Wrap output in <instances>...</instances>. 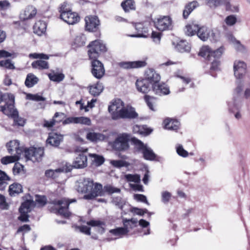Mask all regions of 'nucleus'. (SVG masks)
I'll return each mask as SVG.
<instances>
[{"label":"nucleus","mask_w":250,"mask_h":250,"mask_svg":"<svg viewBox=\"0 0 250 250\" xmlns=\"http://www.w3.org/2000/svg\"><path fill=\"white\" fill-rule=\"evenodd\" d=\"M75 188L79 192L87 193L83 196L86 200H91L104 195L102 185L94 184L93 181L89 178L80 179L77 182Z\"/></svg>","instance_id":"f257e3e1"},{"label":"nucleus","mask_w":250,"mask_h":250,"mask_svg":"<svg viewBox=\"0 0 250 250\" xmlns=\"http://www.w3.org/2000/svg\"><path fill=\"white\" fill-rule=\"evenodd\" d=\"M131 140L135 146V149L143 154L145 159L151 161L155 159L156 157L155 154L146 144H144L136 138H132Z\"/></svg>","instance_id":"f03ea898"},{"label":"nucleus","mask_w":250,"mask_h":250,"mask_svg":"<svg viewBox=\"0 0 250 250\" xmlns=\"http://www.w3.org/2000/svg\"><path fill=\"white\" fill-rule=\"evenodd\" d=\"M76 201V200L74 199L70 200L66 198H63L53 201L52 204L56 212L64 217H68L70 215V212L68 209V206L70 203Z\"/></svg>","instance_id":"7ed1b4c3"},{"label":"nucleus","mask_w":250,"mask_h":250,"mask_svg":"<svg viewBox=\"0 0 250 250\" xmlns=\"http://www.w3.org/2000/svg\"><path fill=\"white\" fill-rule=\"evenodd\" d=\"M125 108L124 103L120 99L113 101L108 106V111L114 120L122 119Z\"/></svg>","instance_id":"20e7f679"},{"label":"nucleus","mask_w":250,"mask_h":250,"mask_svg":"<svg viewBox=\"0 0 250 250\" xmlns=\"http://www.w3.org/2000/svg\"><path fill=\"white\" fill-rule=\"evenodd\" d=\"M225 51L223 46L212 51L208 46H203L200 49L199 55L206 60L211 61L212 59H219L221 57Z\"/></svg>","instance_id":"39448f33"},{"label":"nucleus","mask_w":250,"mask_h":250,"mask_svg":"<svg viewBox=\"0 0 250 250\" xmlns=\"http://www.w3.org/2000/svg\"><path fill=\"white\" fill-rule=\"evenodd\" d=\"M67 3L64 2L60 7L61 18L69 24H74L80 20V17L75 12H72L67 8Z\"/></svg>","instance_id":"423d86ee"},{"label":"nucleus","mask_w":250,"mask_h":250,"mask_svg":"<svg viewBox=\"0 0 250 250\" xmlns=\"http://www.w3.org/2000/svg\"><path fill=\"white\" fill-rule=\"evenodd\" d=\"M155 26L159 31L171 30L173 27L171 17L169 16H160L156 19Z\"/></svg>","instance_id":"0eeeda50"},{"label":"nucleus","mask_w":250,"mask_h":250,"mask_svg":"<svg viewBox=\"0 0 250 250\" xmlns=\"http://www.w3.org/2000/svg\"><path fill=\"white\" fill-rule=\"evenodd\" d=\"M89 49L88 51V55L90 59H96L99 57L101 52L106 51L105 45L99 40H95L89 44Z\"/></svg>","instance_id":"6e6552de"},{"label":"nucleus","mask_w":250,"mask_h":250,"mask_svg":"<svg viewBox=\"0 0 250 250\" xmlns=\"http://www.w3.org/2000/svg\"><path fill=\"white\" fill-rule=\"evenodd\" d=\"M43 154L44 150L42 147H31L24 151V156L25 158L27 160H31L33 162L40 161L42 160Z\"/></svg>","instance_id":"1a4fd4ad"},{"label":"nucleus","mask_w":250,"mask_h":250,"mask_svg":"<svg viewBox=\"0 0 250 250\" xmlns=\"http://www.w3.org/2000/svg\"><path fill=\"white\" fill-rule=\"evenodd\" d=\"M130 135L126 133H123L118 135L113 143L114 149L119 151L127 150L129 147L128 142Z\"/></svg>","instance_id":"9d476101"},{"label":"nucleus","mask_w":250,"mask_h":250,"mask_svg":"<svg viewBox=\"0 0 250 250\" xmlns=\"http://www.w3.org/2000/svg\"><path fill=\"white\" fill-rule=\"evenodd\" d=\"M34 205L33 200L29 199L24 201L19 209L21 215L18 217V219L22 222L28 221L29 216L28 213L31 210Z\"/></svg>","instance_id":"9b49d317"},{"label":"nucleus","mask_w":250,"mask_h":250,"mask_svg":"<svg viewBox=\"0 0 250 250\" xmlns=\"http://www.w3.org/2000/svg\"><path fill=\"white\" fill-rule=\"evenodd\" d=\"M8 97L9 102L7 103L4 106H0L1 111L4 114L13 117L18 115V111L15 108L14 105L15 97L12 94H9Z\"/></svg>","instance_id":"f8f14e48"},{"label":"nucleus","mask_w":250,"mask_h":250,"mask_svg":"<svg viewBox=\"0 0 250 250\" xmlns=\"http://www.w3.org/2000/svg\"><path fill=\"white\" fill-rule=\"evenodd\" d=\"M247 65L240 60H236L233 63V71L235 77L238 79H242L246 74Z\"/></svg>","instance_id":"ddd939ff"},{"label":"nucleus","mask_w":250,"mask_h":250,"mask_svg":"<svg viewBox=\"0 0 250 250\" xmlns=\"http://www.w3.org/2000/svg\"><path fill=\"white\" fill-rule=\"evenodd\" d=\"M92 62V75L97 79H101L104 74V69L103 64L98 60L93 59Z\"/></svg>","instance_id":"4468645a"},{"label":"nucleus","mask_w":250,"mask_h":250,"mask_svg":"<svg viewBox=\"0 0 250 250\" xmlns=\"http://www.w3.org/2000/svg\"><path fill=\"white\" fill-rule=\"evenodd\" d=\"M243 85L241 83L237 84V86L234 91V96L232 102L229 103V106L230 110L233 111L235 108H237L240 102L239 95L243 90Z\"/></svg>","instance_id":"2eb2a0df"},{"label":"nucleus","mask_w":250,"mask_h":250,"mask_svg":"<svg viewBox=\"0 0 250 250\" xmlns=\"http://www.w3.org/2000/svg\"><path fill=\"white\" fill-rule=\"evenodd\" d=\"M6 146L9 153L15 155H20L21 158V155L24 153V150L20 146V143L18 140L10 141L7 144Z\"/></svg>","instance_id":"dca6fc26"},{"label":"nucleus","mask_w":250,"mask_h":250,"mask_svg":"<svg viewBox=\"0 0 250 250\" xmlns=\"http://www.w3.org/2000/svg\"><path fill=\"white\" fill-rule=\"evenodd\" d=\"M152 85H156L160 81L161 77L159 74L156 73L153 69H148L146 72L145 78Z\"/></svg>","instance_id":"f3484780"},{"label":"nucleus","mask_w":250,"mask_h":250,"mask_svg":"<svg viewBox=\"0 0 250 250\" xmlns=\"http://www.w3.org/2000/svg\"><path fill=\"white\" fill-rule=\"evenodd\" d=\"M85 28L89 31H93L99 26L100 21L96 16H87L85 18Z\"/></svg>","instance_id":"a211bd4d"},{"label":"nucleus","mask_w":250,"mask_h":250,"mask_svg":"<svg viewBox=\"0 0 250 250\" xmlns=\"http://www.w3.org/2000/svg\"><path fill=\"white\" fill-rule=\"evenodd\" d=\"M146 65L145 61L134 62H123L119 63V66L124 69L137 68L144 67Z\"/></svg>","instance_id":"6ab92c4d"},{"label":"nucleus","mask_w":250,"mask_h":250,"mask_svg":"<svg viewBox=\"0 0 250 250\" xmlns=\"http://www.w3.org/2000/svg\"><path fill=\"white\" fill-rule=\"evenodd\" d=\"M37 14V9L33 6H28L20 14V19L23 21L33 18Z\"/></svg>","instance_id":"aec40b11"},{"label":"nucleus","mask_w":250,"mask_h":250,"mask_svg":"<svg viewBox=\"0 0 250 250\" xmlns=\"http://www.w3.org/2000/svg\"><path fill=\"white\" fill-rule=\"evenodd\" d=\"M87 165V158L83 153H79L73 163V167L76 168H83Z\"/></svg>","instance_id":"412c9836"},{"label":"nucleus","mask_w":250,"mask_h":250,"mask_svg":"<svg viewBox=\"0 0 250 250\" xmlns=\"http://www.w3.org/2000/svg\"><path fill=\"white\" fill-rule=\"evenodd\" d=\"M63 136L61 134L52 132L49 133L46 143L54 146H58L62 141Z\"/></svg>","instance_id":"4be33fe9"},{"label":"nucleus","mask_w":250,"mask_h":250,"mask_svg":"<svg viewBox=\"0 0 250 250\" xmlns=\"http://www.w3.org/2000/svg\"><path fill=\"white\" fill-rule=\"evenodd\" d=\"M138 117V114L136 112L134 108L130 105L125 106L122 119H134L137 118Z\"/></svg>","instance_id":"5701e85b"},{"label":"nucleus","mask_w":250,"mask_h":250,"mask_svg":"<svg viewBox=\"0 0 250 250\" xmlns=\"http://www.w3.org/2000/svg\"><path fill=\"white\" fill-rule=\"evenodd\" d=\"M137 90L142 93H147L150 90V84L145 79L137 80L136 82Z\"/></svg>","instance_id":"b1692460"},{"label":"nucleus","mask_w":250,"mask_h":250,"mask_svg":"<svg viewBox=\"0 0 250 250\" xmlns=\"http://www.w3.org/2000/svg\"><path fill=\"white\" fill-rule=\"evenodd\" d=\"M86 138L91 142H97L104 140L105 138V136L101 133L89 131L87 133Z\"/></svg>","instance_id":"393cba45"},{"label":"nucleus","mask_w":250,"mask_h":250,"mask_svg":"<svg viewBox=\"0 0 250 250\" xmlns=\"http://www.w3.org/2000/svg\"><path fill=\"white\" fill-rule=\"evenodd\" d=\"M153 91L159 95H167L169 93L168 88L164 84H160V82L152 87Z\"/></svg>","instance_id":"a878e982"},{"label":"nucleus","mask_w":250,"mask_h":250,"mask_svg":"<svg viewBox=\"0 0 250 250\" xmlns=\"http://www.w3.org/2000/svg\"><path fill=\"white\" fill-rule=\"evenodd\" d=\"M46 26V24L44 21H37L33 27L34 32L41 36L45 32Z\"/></svg>","instance_id":"bb28decb"},{"label":"nucleus","mask_w":250,"mask_h":250,"mask_svg":"<svg viewBox=\"0 0 250 250\" xmlns=\"http://www.w3.org/2000/svg\"><path fill=\"white\" fill-rule=\"evenodd\" d=\"M227 39L228 41L232 43L234 48L238 51L244 52L246 50L245 46L241 44L239 41L236 40V39L231 34L227 35Z\"/></svg>","instance_id":"cd10ccee"},{"label":"nucleus","mask_w":250,"mask_h":250,"mask_svg":"<svg viewBox=\"0 0 250 250\" xmlns=\"http://www.w3.org/2000/svg\"><path fill=\"white\" fill-rule=\"evenodd\" d=\"M164 125L166 129L176 130L178 129L180 123L177 120L167 119L164 120Z\"/></svg>","instance_id":"c85d7f7f"},{"label":"nucleus","mask_w":250,"mask_h":250,"mask_svg":"<svg viewBox=\"0 0 250 250\" xmlns=\"http://www.w3.org/2000/svg\"><path fill=\"white\" fill-rule=\"evenodd\" d=\"M210 29L205 26L199 27L198 29L197 35L203 41H206L209 38Z\"/></svg>","instance_id":"c756f323"},{"label":"nucleus","mask_w":250,"mask_h":250,"mask_svg":"<svg viewBox=\"0 0 250 250\" xmlns=\"http://www.w3.org/2000/svg\"><path fill=\"white\" fill-rule=\"evenodd\" d=\"M43 60V59H41L34 61L32 62V67L33 68L39 70L47 69L49 68L48 62Z\"/></svg>","instance_id":"7c9ffc66"},{"label":"nucleus","mask_w":250,"mask_h":250,"mask_svg":"<svg viewBox=\"0 0 250 250\" xmlns=\"http://www.w3.org/2000/svg\"><path fill=\"white\" fill-rule=\"evenodd\" d=\"M38 81V78L34 74L32 73H29L27 75L24 83L26 86L28 88H30L37 84Z\"/></svg>","instance_id":"2f4dec72"},{"label":"nucleus","mask_w":250,"mask_h":250,"mask_svg":"<svg viewBox=\"0 0 250 250\" xmlns=\"http://www.w3.org/2000/svg\"><path fill=\"white\" fill-rule=\"evenodd\" d=\"M104 89V86L102 83H97L96 84L89 86V93L94 96L99 95Z\"/></svg>","instance_id":"473e14b6"},{"label":"nucleus","mask_w":250,"mask_h":250,"mask_svg":"<svg viewBox=\"0 0 250 250\" xmlns=\"http://www.w3.org/2000/svg\"><path fill=\"white\" fill-rule=\"evenodd\" d=\"M198 28V25L192 23L187 24L185 27L184 31L187 35L192 36L197 34Z\"/></svg>","instance_id":"72a5a7b5"},{"label":"nucleus","mask_w":250,"mask_h":250,"mask_svg":"<svg viewBox=\"0 0 250 250\" xmlns=\"http://www.w3.org/2000/svg\"><path fill=\"white\" fill-rule=\"evenodd\" d=\"M87 224L92 227H97V231L100 233L102 234L104 231V226L105 224L104 222L99 220H92L87 222Z\"/></svg>","instance_id":"f704fd0d"},{"label":"nucleus","mask_w":250,"mask_h":250,"mask_svg":"<svg viewBox=\"0 0 250 250\" xmlns=\"http://www.w3.org/2000/svg\"><path fill=\"white\" fill-rule=\"evenodd\" d=\"M138 220L135 218H131L130 219H123V223L124 227L123 228L126 229L128 233L130 229L136 226V224Z\"/></svg>","instance_id":"c9c22d12"},{"label":"nucleus","mask_w":250,"mask_h":250,"mask_svg":"<svg viewBox=\"0 0 250 250\" xmlns=\"http://www.w3.org/2000/svg\"><path fill=\"white\" fill-rule=\"evenodd\" d=\"M22 191V186L20 184L14 183L11 185L9 188V194L11 196H15L16 194L21 192Z\"/></svg>","instance_id":"e433bc0d"},{"label":"nucleus","mask_w":250,"mask_h":250,"mask_svg":"<svg viewBox=\"0 0 250 250\" xmlns=\"http://www.w3.org/2000/svg\"><path fill=\"white\" fill-rule=\"evenodd\" d=\"M109 232L112 235L117 236V238H120L126 235L127 234V230L126 229L123 228V227H120L110 230Z\"/></svg>","instance_id":"4c0bfd02"},{"label":"nucleus","mask_w":250,"mask_h":250,"mask_svg":"<svg viewBox=\"0 0 250 250\" xmlns=\"http://www.w3.org/2000/svg\"><path fill=\"white\" fill-rule=\"evenodd\" d=\"M176 48L180 52H188L190 46L188 43L185 41H181L177 44Z\"/></svg>","instance_id":"58836bf2"},{"label":"nucleus","mask_w":250,"mask_h":250,"mask_svg":"<svg viewBox=\"0 0 250 250\" xmlns=\"http://www.w3.org/2000/svg\"><path fill=\"white\" fill-rule=\"evenodd\" d=\"M21 158L20 155L7 156L1 159V163L3 165H7L10 163L15 162Z\"/></svg>","instance_id":"ea45409f"},{"label":"nucleus","mask_w":250,"mask_h":250,"mask_svg":"<svg viewBox=\"0 0 250 250\" xmlns=\"http://www.w3.org/2000/svg\"><path fill=\"white\" fill-rule=\"evenodd\" d=\"M48 76L51 81L58 83L62 81L64 78L63 74L55 73L54 71L49 73Z\"/></svg>","instance_id":"a19ab883"},{"label":"nucleus","mask_w":250,"mask_h":250,"mask_svg":"<svg viewBox=\"0 0 250 250\" xmlns=\"http://www.w3.org/2000/svg\"><path fill=\"white\" fill-rule=\"evenodd\" d=\"M122 6L125 12L134 10L135 8V3L133 0H126L122 3Z\"/></svg>","instance_id":"79ce46f5"},{"label":"nucleus","mask_w":250,"mask_h":250,"mask_svg":"<svg viewBox=\"0 0 250 250\" xmlns=\"http://www.w3.org/2000/svg\"><path fill=\"white\" fill-rule=\"evenodd\" d=\"M133 132L134 133H137L142 135H147L150 132H148L147 129L144 126L135 125L133 127Z\"/></svg>","instance_id":"37998d69"},{"label":"nucleus","mask_w":250,"mask_h":250,"mask_svg":"<svg viewBox=\"0 0 250 250\" xmlns=\"http://www.w3.org/2000/svg\"><path fill=\"white\" fill-rule=\"evenodd\" d=\"M135 28L139 32H142V33H139L137 35H132L130 36L132 37H145L146 36H145L143 34V33H146L147 29L145 28L143 24L141 23H137L135 25Z\"/></svg>","instance_id":"c03bdc74"},{"label":"nucleus","mask_w":250,"mask_h":250,"mask_svg":"<svg viewBox=\"0 0 250 250\" xmlns=\"http://www.w3.org/2000/svg\"><path fill=\"white\" fill-rule=\"evenodd\" d=\"M237 21V18L236 15H231L227 16L224 20L226 24L229 26L234 25Z\"/></svg>","instance_id":"a18cd8bd"},{"label":"nucleus","mask_w":250,"mask_h":250,"mask_svg":"<svg viewBox=\"0 0 250 250\" xmlns=\"http://www.w3.org/2000/svg\"><path fill=\"white\" fill-rule=\"evenodd\" d=\"M220 38V33L219 30L214 29H210V34L209 38L210 40L213 42H217L219 40Z\"/></svg>","instance_id":"49530a36"},{"label":"nucleus","mask_w":250,"mask_h":250,"mask_svg":"<svg viewBox=\"0 0 250 250\" xmlns=\"http://www.w3.org/2000/svg\"><path fill=\"white\" fill-rule=\"evenodd\" d=\"M63 171L62 168H58L55 170L49 169L45 171V174L46 177L49 178H55L58 176V173Z\"/></svg>","instance_id":"de8ad7c7"},{"label":"nucleus","mask_w":250,"mask_h":250,"mask_svg":"<svg viewBox=\"0 0 250 250\" xmlns=\"http://www.w3.org/2000/svg\"><path fill=\"white\" fill-rule=\"evenodd\" d=\"M89 156L93 159L92 162L96 166H100L104 162V158L102 156L95 154H89Z\"/></svg>","instance_id":"09e8293b"},{"label":"nucleus","mask_w":250,"mask_h":250,"mask_svg":"<svg viewBox=\"0 0 250 250\" xmlns=\"http://www.w3.org/2000/svg\"><path fill=\"white\" fill-rule=\"evenodd\" d=\"M224 5L227 11H229L231 12H237L239 11L238 6L231 3L230 0H227Z\"/></svg>","instance_id":"8fccbe9b"},{"label":"nucleus","mask_w":250,"mask_h":250,"mask_svg":"<svg viewBox=\"0 0 250 250\" xmlns=\"http://www.w3.org/2000/svg\"><path fill=\"white\" fill-rule=\"evenodd\" d=\"M0 66L4 67L9 69H14L15 68L14 63L10 60L0 61Z\"/></svg>","instance_id":"3c124183"},{"label":"nucleus","mask_w":250,"mask_h":250,"mask_svg":"<svg viewBox=\"0 0 250 250\" xmlns=\"http://www.w3.org/2000/svg\"><path fill=\"white\" fill-rule=\"evenodd\" d=\"M112 203L118 208L122 209L125 204V202L120 197H115L113 198Z\"/></svg>","instance_id":"603ef678"},{"label":"nucleus","mask_w":250,"mask_h":250,"mask_svg":"<svg viewBox=\"0 0 250 250\" xmlns=\"http://www.w3.org/2000/svg\"><path fill=\"white\" fill-rule=\"evenodd\" d=\"M125 178L128 182L139 183L140 181V176L138 174H128L125 175Z\"/></svg>","instance_id":"864d4df0"},{"label":"nucleus","mask_w":250,"mask_h":250,"mask_svg":"<svg viewBox=\"0 0 250 250\" xmlns=\"http://www.w3.org/2000/svg\"><path fill=\"white\" fill-rule=\"evenodd\" d=\"M171 197V194L167 191H163L161 192L162 202L164 204L169 202Z\"/></svg>","instance_id":"5fc2aeb1"},{"label":"nucleus","mask_w":250,"mask_h":250,"mask_svg":"<svg viewBox=\"0 0 250 250\" xmlns=\"http://www.w3.org/2000/svg\"><path fill=\"white\" fill-rule=\"evenodd\" d=\"M26 98L28 100L35 101H44L45 98L38 94H28L26 95Z\"/></svg>","instance_id":"6e6d98bb"},{"label":"nucleus","mask_w":250,"mask_h":250,"mask_svg":"<svg viewBox=\"0 0 250 250\" xmlns=\"http://www.w3.org/2000/svg\"><path fill=\"white\" fill-rule=\"evenodd\" d=\"M76 124L90 125L91 124V120L89 118L85 117H76Z\"/></svg>","instance_id":"4d7b16f0"},{"label":"nucleus","mask_w":250,"mask_h":250,"mask_svg":"<svg viewBox=\"0 0 250 250\" xmlns=\"http://www.w3.org/2000/svg\"><path fill=\"white\" fill-rule=\"evenodd\" d=\"M29 57L33 59H40V60H48L49 58V56L47 55L44 54L43 53H31L29 55Z\"/></svg>","instance_id":"13d9d810"},{"label":"nucleus","mask_w":250,"mask_h":250,"mask_svg":"<svg viewBox=\"0 0 250 250\" xmlns=\"http://www.w3.org/2000/svg\"><path fill=\"white\" fill-rule=\"evenodd\" d=\"M104 190L109 194L120 192V189L119 188L114 187L111 185L105 186L104 188Z\"/></svg>","instance_id":"bf43d9fd"},{"label":"nucleus","mask_w":250,"mask_h":250,"mask_svg":"<svg viewBox=\"0 0 250 250\" xmlns=\"http://www.w3.org/2000/svg\"><path fill=\"white\" fill-rule=\"evenodd\" d=\"M23 170V166L20 163H15L13 168V171L14 175H17L21 173Z\"/></svg>","instance_id":"052dcab7"},{"label":"nucleus","mask_w":250,"mask_h":250,"mask_svg":"<svg viewBox=\"0 0 250 250\" xmlns=\"http://www.w3.org/2000/svg\"><path fill=\"white\" fill-rule=\"evenodd\" d=\"M131 212L136 214L142 216L145 213L147 212L148 210L146 209H141L137 208H132L130 210Z\"/></svg>","instance_id":"680f3d73"},{"label":"nucleus","mask_w":250,"mask_h":250,"mask_svg":"<svg viewBox=\"0 0 250 250\" xmlns=\"http://www.w3.org/2000/svg\"><path fill=\"white\" fill-rule=\"evenodd\" d=\"M161 34L160 32L153 31L151 33V38L153 42L156 44H159L161 41Z\"/></svg>","instance_id":"e2e57ef3"},{"label":"nucleus","mask_w":250,"mask_h":250,"mask_svg":"<svg viewBox=\"0 0 250 250\" xmlns=\"http://www.w3.org/2000/svg\"><path fill=\"white\" fill-rule=\"evenodd\" d=\"M134 198L138 201L145 203L148 205H149L148 202L147 201L146 196L143 194H135L134 195Z\"/></svg>","instance_id":"0e129e2a"},{"label":"nucleus","mask_w":250,"mask_h":250,"mask_svg":"<svg viewBox=\"0 0 250 250\" xmlns=\"http://www.w3.org/2000/svg\"><path fill=\"white\" fill-rule=\"evenodd\" d=\"M8 208V205L6 202L5 197L0 194V209H7Z\"/></svg>","instance_id":"69168bd1"},{"label":"nucleus","mask_w":250,"mask_h":250,"mask_svg":"<svg viewBox=\"0 0 250 250\" xmlns=\"http://www.w3.org/2000/svg\"><path fill=\"white\" fill-rule=\"evenodd\" d=\"M111 164L116 167H121L126 166V163L123 160H113L111 162Z\"/></svg>","instance_id":"338daca9"},{"label":"nucleus","mask_w":250,"mask_h":250,"mask_svg":"<svg viewBox=\"0 0 250 250\" xmlns=\"http://www.w3.org/2000/svg\"><path fill=\"white\" fill-rule=\"evenodd\" d=\"M35 201L42 206L46 203V199L44 196L36 195Z\"/></svg>","instance_id":"774afa93"}]
</instances>
